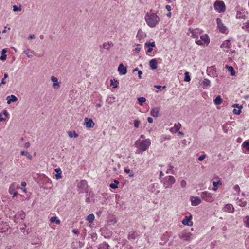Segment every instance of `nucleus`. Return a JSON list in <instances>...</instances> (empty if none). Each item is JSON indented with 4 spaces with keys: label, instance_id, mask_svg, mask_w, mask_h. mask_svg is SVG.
<instances>
[{
    "label": "nucleus",
    "instance_id": "obj_50",
    "mask_svg": "<svg viewBox=\"0 0 249 249\" xmlns=\"http://www.w3.org/2000/svg\"><path fill=\"white\" fill-rule=\"evenodd\" d=\"M196 43L197 44V45H204V43H203L202 41L201 40V39H198V38H196Z\"/></svg>",
    "mask_w": 249,
    "mask_h": 249
},
{
    "label": "nucleus",
    "instance_id": "obj_52",
    "mask_svg": "<svg viewBox=\"0 0 249 249\" xmlns=\"http://www.w3.org/2000/svg\"><path fill=\"white\" fill-rule=\"evenodd\" d=\"M241 112V110H237L236 109H234L233 110V113L234 114L239 115Z\"/></svg>",
    "mask_w": 249,
    "mask_h": 249
},
{
    "label": "nucleus",
    "instance_id": "obj_45",
    "mask_svg": "<svg viewBox=\"0 0 249 249\" xmlns=\"http://www.w3.org/2000/svg\"><path fill=\"white\" fill-rule=\"evenodd\" d=\"M233 108H237L238 110H241L243 108V106L241 105H239V104H234L232 106Z\"/></svg>",
    "mask_w": 249,
    "mask_h": 249
},
{
    "label": "nucleus",
    "instance_id": "obj_23",
    "mask_svg": "<svg viewBox=\"0 0 249 249\" xmlns=\"http://www.w3.org/2000/svg\"><path fill=\"white\" fill-rule=\"evenodd\" d=\"M231 43H230V41L228 40H226L223 42V43L222 44V45L221 46V47L228 49L230 48L231 47Z\"/></svg>",
    "mask_w": 249,
    "mask_h": 249
},
{
    "label": "nucleus",
    "instance_id": "obj_62",
    "mask_svg": "<svg viewBox=\"0 0 249 249\" xmlns=\"http://www.w3.org/2000/svg\"><path fill=\"white\" fill-rule=\"evenodd\" d=\"M138 77L139 78H142V72L141 71H138Z\"/></svg>",
    "mask_w": 249,
    "mask_h": 249
},
{
    "label": "nucleus",
    "instance_id": "obj_35",
    "mask_svg": "<svg viewBox=\"0 0 249 249\" xmlns=\"http://www.w3.org/2000/svg\"><path fill=\"white\" fill-rule=\"evenodd\" d=\"M228 71L231 72V76H234L235 75V71L232 66H226Z\"/></svg>",
    "mask_w": 249,
    "mask_h": 249
},
{
    "label": "nucleus",
    "instance_id": "obj_7",
    "mask_svg": "<svg viewBox=\"0 0 249 249\" xmlns=\"http://www.w3.org/2000/svg\"><path fill=\"white\" fill-rule=\"evenodd\" d=\"M216 22L217 24V27L219 31L223 33H227L228 29L226 26H225L220 18H217L216 19Z\"/></svg>",
    "mask_w": 249,
    "mask_h": 249
},
{
    "label": "nucleus",
    "instance_id": "obj_20",
    "mask_svg": "<svg viewBox=\"0 0 249 249\" xmlns=\"http://www.w3.org/2000/svg\"><path fill=\"white\" fill-rule=\"evenodd\" d=\"M157 60L155 58L149 61V66L152 70H155L157 68Z\"/></svg>",
    "mask_w": 249,
    "mask_h": 249
},
{
    "label": "nucleus",
    "instance_id": "obj_48",
    "mask_svg": "<svg viewBox=\"0 0 249 249\" xmlns=\"http://www.w3.org/2000/svg\"><path fill=\"white\" fill-rule=\"evenodd\" d=\"M145 45L146 46L148 47H155V44L154 42H146L145 43Z\"/></svg>",
    "mask_w": 249,
    "mask_h": 249
},
{
    "label": "nucleus",
    "instance_id": "obj_60",
    "mask_svg": "<svg viewBox=\"0 0 249 249\" xmlns=\"http://www.w3.org/2000/svg\"><path fill=\"white\" fill-rule=\"evenodd\" d=\"M55 171L57 173V174H61L62 172L60 168H56L55 169Z\"/></svg>",
    "mask_w": 249,
    "mask_h": 249
},
{
    "label": "nucleus",
    "instance_id": "obj_36",
    "mask_svg": "<svg viewBox=\"0 0 249 249\" xmlns=\"http://www.w3.org/2000/svg\"><path fill=\"white\" fill-rule=\"evenodd\" d=\"M222 102V98L220 96H218L216 97L214 100V103L215 105H220Z\"/></svg>",
    "mask_w": 249,
    "mask_h": 249
},
{
    "label": "nucleus",
    "instance_id": "obj_41",
    "mask_svg": "<svg viewBox=\"0 0 249 249\" xmlns=\"http://www.w3.org/2000/svg\"><path fill=\"white\" fill-rule=\"evenodd\" d=\"M174 167L171 165H169L168 166V169L166 171V173L167 174H174V171L173 170Z\"/></svg>",
    "mask_w": 249,
    "mask_h": 249
},
{
    "label": "nucleus",
    "instance_id": "obj_14",
    "mask_svg": "<svg viewBox=\"0 0 249 249\" xmlns=\"http://www.w3.org/2000/svg\"><path fill=\"white\" fill-rule=\"evenodd\" d=\"M192 216H185V218L182 220V223L186 226H192L193 225V222L191 221Z\"/></svg>",
    "mask_w": 249,
    "mask_h": 249
},
{
    "label": "nucleus",
    "instance_id": "obj_39",
    "mask_svg": "<svg viewBox=\"0 0 249 249\" xmlns=\"http://www.w3.org/2000/svg\"><path fill=\"white\" fill-rule=\"evenodd\" d=\"M50 221L52 223L55 222L57 224H59L60 223V220L59 219H57L56 216L52 217L50 219Z\"/></svg>",
    "mask_w": 249,
    "mask_h": 249
},
{
    "label": "nucleus",
    "instance_id": "obj_28",
    "mask_svg": "<svg viewBox=\"0 0 249 249\" xmlns=\"http://www.w3.org/2000/svg\"><path fill=\"white\" fill-rule=\"evenodd\" d=\"M7 103L9 104L11 102H14L16 101V96L14 95L8 96L6 98Z\"/></svg>",
    "mask_w": 249,
    "mask_h": 249
},
{
    "label": "nucleus",
    "instance_id": "obj_6",
    "mask_svg": "<svg viewBox=\"0 0 249 249\" xmlns=\"http://www.w3.org/2000/svg\"><path fill=\"white\" fill-rule=\"evenodd\" d=\"M202 33V31L198 29H192L190 28L187 32V35L194 38H197L198 36Z\"/></svg>",
    "mask_w": 249,
    "mask_h": 249
},
{
    "label": "nucleus",
    "instance_id": "obj_16",
    "mask_svg": "<svg viewBox=\"0 0 249 249\" xmlns=\"http://www.w3.org/2000/svg\"><path fill=\"white\" fill-rule=\"evenodd\" d=\"M51 81L53 82V88L54 89H59L60 87L59 83L58 82V79L56 77L52 76L51 77Z\"/></svg>",
    "mask_w": 249,
    "mask_h": 249
},
{
    "label": "nucleus",
    "instance_id": "obj_12",
    "mask_svg": "<svg viewBox=\"0 0 249 249\" xmlns=\"http://www.w3.org/2000/svg\"><path fill=\"white\" fill-rule=\"evenodd\" d=\"M84 124L87 128H93L95 125V123L92 119L85 118L84 119Z\"/></svg>",
    "mask_w": 249,
    "mask_h": 249
},
{
    "label": "nucleus",
    "instance_id": "obj_4",
    "mask_svg": "<svg viewBox=\"0 0 249 249\" xmlns=\"http://www.w3.org/2000/svg\"><path fill=\"white\" fill-rule=\"evenodd\" d=\"M202 199L206 202H212L214 201V196L211 193L204 191L201 193L200 195Z\"/></svg>",
    "mask_w": 249,
    "mask_h": 249
},
{
    "label": "nucleus",
    "instance_id": "obj_19",
    "mask_svg": "<svg viewBox=\"0 0 249 249\" xmlns=\"http://www.w3.org/2000/svg\"><path fill=\"white\" fill-rule=\"evenodd\" d=\"M181 126V125L180 123H178V124H175L174 126L170 129V131L172 133H175L176 132H178V131L180 128Z\"/></svg>",
    "mask_w": 249,
    "mask_h": 249
},
{
    "label": "nucleus",
    "instance_id": "obj_1",
    "mask_svg": "<svg viewBox=\"0 0 249 249\" xmlns=\"http://www.w3.org/2000/svg\"><path fill=\"white\" fill-rule=\"evenodd\" d=\"M144 19L147 25L151 28L156 27L160 20L159 17L156 13L152 12V10L146 13Z\"/></svg>",
    "mask_w": 249,
    "mask_h": 249
},
{
    "label": "nucleus",
    "instance_id": "obj_3",
    "mask_svg": "<svg viewBox=\"0 0 249 249\" xmlns=\"http://www.w3.org/2000/svg\"><path fill=\"white\" fill-rule=\"evenodd\" d=\"M161 181L165 188H170L175 182V178L172 176H167L164 178Z\"/></svg>",
    "mask_w": 249,
    "mask_h": 249
},
{
    "label": "nucleus",
    "instance_id": "obj_59",
    "mask_svg": "<svg viewBox=\"0 0 249 249\" xmlns=\"http://www.w3.org/2000/svg\"><path fill=\"white\" fill-rule=\"evenodd\" d=\"M61 174H56L55 175V178L57 180L60 179L61 178L62 176H61Z\"/></svg>",
    "mask_w": 249,
    "mask_h": 249
},
{
    "label": "nucleus",
    "instance_id": "obj_58",
    "mask_svg": "<svg viewBox=\"0 0 249 249\" xmlns=\"http://www.w3.org/2000/svg\"><path fill=\"white\" fill-rule=\"evenodd\" d=\"M28 39H34L35 38V36L34 34H30L28 36Z\"/></svg>",
    "mask_w": 249,
    "mask_h": 249
},
{
    "label": "nucleus",
    "instance_id": "obj_13",
    "mask_svg": "<svg viewBox=\"0 0 249 249\" xmlns=\"http://www.w3.org/2000/svg\"><path fill=\"white\" fill-rule=\"evenodd\" d=\"M10 226L6 222L0 223V232H5L8 231Z\"/></svg>",
    "mask_w": 249,
    "mask_h": 249
},
{
    "label": "nucleus",
    "instance_id": "obj_17",
    "mask_svg": "<svg viewBox=\"0 0 249 249\" xmlns=\"http://www.w3.org/2000/svg\"><path fill=\"white\" fill-rule=\"evenodd\" d=\"M146 36L145 33H144L142 30L139 29L137 32L136 37L139 39L144 38Z\"/></svg>",
    "mask_w": 249,
    "mask_h": 249
},
{
    "label": "nucleus",
    "instance_id": "obj_8",
    "mask_svg": "<svg viewBox=\"0 0 249 249\" xmlns=\"http://www.w3.org/2000/svg\"><path fill=\"white\" fill-rule=\"evenodd\" d=\"M192 234L190 232L183 231L179 234V237L180 239L184 241H189L191 238Z\"/></svg>",
    "mask_w": 249,
    "mask_h": 249
},
{
    "label": "nucleus",
    "instance_id": "obj_34",
    "mask_svg": "<svg viewBox=\"0 0 249 249\" xmlns=\"http://www.w3.org/2000/svg\"><path fill=\"white\" fill-rule=\"evenodd\" d=\"M98 249H109V245L106 243H103L100 245Z\"/></svg>",
    "mask_w": 249,
    "mask_h": 249
},
{
    "label": "nucleus",
    "instance_id": "obj_64",
    "mask_svg": "<svg viewBox=\"0 0 249 249\" xmlns=\"http://www.w3.org/2000/svg\"><path fill=\"white\" fill-rule=\"evenodd\" d=\"M234 188L235 190H236L238 192H239L240 191V188L238 185H236L234 187Z\"/></svg>",
    "mask_w": 249,
    "mask_h": 249
},
{
    "label": "nucleus",
    "instance_id": "obj_9",
    "mask_svg": "<svg viewBox=\"0 0 249 249\" xmlns=\"http://www.w3.org/2000/svg\"><path fill=\"white\" fill-rule=\"evenodd\" d=\"M78 188L81 193L87 191L88 184L86 180H81L78 185Z\"/></svg>",
    "mask_w": 249,
    "mask_h": 249
},
{
    "label": "nucleus",
    "instance_id": "obj_31",
    "mask_svg": "<svg viewBox=\"0 0 249 249\" xmlns=\"http://www.w3.org/2000/svg\"><path fill=\"white\" fill-rule=\"evenodd\" d=\"M211 82L208 79H205L202 82L203 86L204 88L209 87L210 86Z\"/></svg>",
    "mask_w": 249,
    "mask_h": 249
},
{
    "label": "nucleus",
    "instance_id": "obj_37",
    "mask_svg": "<svg viewBox=\"0 0 249 249\" xmlns=\"http://www.w3.org/2000/svg\"><path fill=\"white\" fill-rule=\"evenodd\" d=\"M242 146L246 149L249 152V141H246L242 143Z\"/></svg>",
    "mask_w": 249,
    "mask_h": 249
},
{
    "label": "nucleus",
    "instance_id": "obj_47",
    "mask_svg": "<svg viewBox=\"0 0 249 249\" xmlns=\"http://www.w3.org/2000/svg\"><path fill=\"white\" fill-rule=\"evenodd\" d=\"M29 49H27L26 50H24L23 53L27 55L28 58H32L33 57V55L29 53Z\"/></svg>",
    "mask_w": 249,
    "mask_h": 249
},
{
    "label": "nucleus",
    "instance_id": "obj_49",
    "mask_svg": "<svg viewBox=\"0 0 249 249\" xmlns=\"http://www.w3.org/2000/svg\"><path fill=\"white\" fill-rule=\"evenodd\" d=\"M242 28L243 29H249V20L243 24Z\"/></svg>",
    "mask_w": 249,
    "mask_h": 249
},
{
    "label": "nucleus",
    "instance_id": "obj_10",
    "mask_svg": "<svg viewBox=\"0 0 249 249\" xmlns=\"http://www.w3.org/2000/svg\"><path fill=\"white\" fill-rule=\"evenodd\" d=\"M190 201L192 205L194 206H197L201 203V200L197 196H191Z\"/></svg>",
    "mask_w": 249,
    "mask_h": 249
},
{
    "label": "nucleus",
    "instance_id": "obj_42",
    "mask_svg": "<svg viewBox=\"0 0 249 249\" xmlns=\"http://www.w3.org/2000/svg\"><path fill=\"white\" fill-rule=\"evenodd\" d=\"M185 77H184V81L185 82H190L191 80V78L189 75V73L187 71L185 72Z\"/></svg>",
    "mask_w": 249,
    "mask_h": 249
},
{
    "label": "nucleus",
    "instance_id": "obj_5",
    "mask_svg": "<svg viewBox=\"0 0 249 249\" xmlns=\"http://www.w3.org/2000/svg\"><path fill=\"white\" fill-rule=\"evenodd\" d=\"M214 7L215 10L219 13L223 12L226 9L224 2L222 1H216L214 4Z\"/></svg>",
    "mask_w": 249,
    "mask_h": 249
},
{
    "label": "nucleus",
    "instance_id": "obj_53",
    "mask_svg": "<svg viewBox=\"0 0 249 249\" xmlns=\"http://www.w3.org/2000/svg\"><path fill=\"white\" fill-rule=\"evenodd\" d=\"M109 186L110 188H111L112 189H116L118 188V185H117V184H115L114 183H111L109 185Z\"/></svg>",
    "mask_w": 249,
    "mask_h": 249
},
{
    "label": "nucleus",
    "instance_id": "obj_22",
    "mask_svg": "<svg viewBox=\"0 0 249 249\" xmlns=\"http://www.w3.org/2000/svg\"><path fill=\"white\" fill-rule=\"evenodd\" d=\"M160 112V108L158 107H155L152 108L150 111V114L154 117H157L159 115Z\"/></svg>",
    "mask_w": 249,
    "mask_h": 249
},
{
    "label": "nucleus",
    "instance_id": "obj_32",
    "mask_svg": "<svg viewBox=\"0 0 249 249\" xmlns=\"http://www.w3.org/2000/svg\"><path fill=\"white\" fill-rule=\"evenodd\" d=\"M94 219L95 216L93 214H90L87 217V220L90 223H92Z\"/></svg>",
    "mask_w": 249,
    "mask_h": 249
},
{
    "label": "nucleus",
    "instance_id": "obj_15",
    "mask_svg": "<svg viewBox=\"0 0 249 249\" xmlns=\"http://www.w3.org/2000/svg\"><path fill=\"white\" fill-rule=\"evenodd\" d=\"M118 71L120 74L124 75L127 73V69L123 64H120L118 68Z\"/></svg>",
    "mask_w": 249,
    "mask_h": 249
},
{
    "label": "nucleus",
    "instance_id": "obj_2",
    "mask_svg": "<svg viewBox=\"0 0 249 249\" xmlns=\"http://www.w3.org/2000/svg\"><path fill=\"white\" fill-rule=\"evenodd\" d=\"M151 144V141L149 139L141 140L139 139L135 142L136 147H137L140 152H143L148 149Z\"/></svg>",
    "mask_w": 249,
    "mask_h": 249
},
{
    "label": "nucleus",
    "instance_id": "obj_46",
    "mask_svg": "<svg viewBox=\"0 0 249 249\" xmlns=\"http://www.w3.org/2000/svg\"><path fill=\"white\" fill-rule=\"evenodd\" d=\"M141 123V121L139 120H135L134 122V127L135 128H138Z\"/></svg>",
    "mask_w": 249,
    "mask_h": 249
},
{
    "label": "nucleus",
    "instance_id": "obj_61",
    "mask_svg": "<svg viewBox=\"0 0 249 249\" xmlns=\"http://www.w3.org/2000/svg\"><path fill=\"white\" fill-rule=\"evenodd\" d=\"M165 8L166 10L169 12H170L171 10V7L169 5H167Z\"/></svg>",
    "mask_w": 249,
    "mask_h": 249
},
{
    "label": "nucleus",
    "instance_id": "obj_25",
    "mask_svg": "<svg viewBox=\"0 0 249 249\" xmlns=\"http://www.w3.org/2000/svg\"><path fill=\"white\" fill-rule=\"evenodd\" d=\"M9 192L11 194L13 195V197L16 196V187L14 184L10 186Z\"/></svg>",
    "mask_w": 249,
    "mask_h": 249
},
{
    "label": "nucleus",
    "instance_id": "obj_29",
    "mask_svg": "<svg viewBox=\"0 0 249 249\" xmlns=\"http://www.w3.org/2000/svg\"><path fill=\"white\" fill-rule=\"evenodd\" d=\"M213 187L212 188V190L215 191L218 189V185H221L222 182L220 180H219L217 182L213 181Z\"/></svg>",
    "mask_w": 249,
    "mask_h": 249
},
{
    "label": "nucleus",
    "instance_id": "obj_43",
    "mask_svg": "<svg viewBox=\"0 0 249 249\" xmlns=\"http://www.w3.org/2000/svg\"><path fill=\"white\" fill-rule=\"evenodd\" d=\"M140 105H142L143 103L146 101V98L143 97H141L138 98Z\"/></svg>",
    "mask_w": 249,
    "mask_h": 249
},
{
    "label": "nucleus",
    "instance_id": "obj_11",
    "mask_svg": "<svg viewBox=\"0 0 249 249\" xmlns=\"http://www.w3.org/2000/svg\"><path fill=\"white\" fill-rule=\"evenodd\" d=\"M224 212L232 213L234 212V208L231 204H227L223 208Z\"/></svg>",
    "mask_w": 249,
    "mask_h": 249
},
{
    "label": "nucleus",
    "instance_id": "obj_27",
    "mask_svg": "<svg viewBox=\"0 0 249 249\" xmlns=\"http://www.w3.org/2000/svg\"><path fill=\"white\" fill-rule=\"evenodd\" d=\"M237 203L239 206L242 207H245L246 205V201L243 200L242 199H240L239 198H237Z\"/></svg>",
    "mask_w": 249,
    "mask_h": 249
},
{
    "label": "nucleus",
    "instance_id": "obj_44",
    "mask_svg": "<svg viewBox=\"0 0 249 249\" xmlns=\"http://www.w3.org/2000/svg\"><path fill=\"white\" fill-rule=\"evenodd\" d=\"M136 238V234L135 232L130 233L128 235L129 239H135Z\"/></svg>",
    "mask_w": 249,
    "mask_h": 249
},
{
    "label": "nucleus",
    "instance_id": "obj_24",
    "mask_svg": "<svg viewBox=\"0 0 249 249\" xmlns=\"http://www.w3.org/2000/svg\"><path fill=\"white\" fill-rule=\"evenodd\" d=\"M200 39L204 43H206L207 45L209 43L210 40L207 34H205L202 35L200 36Z\"/></svg>",
    "mask_w": 249,
    "mask_h": 249
},
{
    "label": "nucleus",
    "instance_id": "obj_18",
    "mask_svg": "<svg viewBox=\"0 0 249 249\" xmlns=\"http://www.w3.org/2000/svg\"><path fill=\"white\" fill-rule=\"evenodd\" d=\"M236 18L237 19H245L246 18L245 12L243 10L237 11Z\"/></svg>",
    "mask_w": 249,
    "mask_h": 249
},
{
    "label": "nucleus",
    "instance_id": "obj_38",
    "mask_svg": "<svg viewBox=\"0 0 249 249\" xmlns=\"http://www.w3.org/2000/svg\"><path fill=\"white\" fill-rule=\"evenodd\" d=\"M6 50L3 49L1 52V55L0 57L1 60H5L6 58V55L5 54Z\"/></svg>",
    "mask_w": 249,
    "mask_h": 249
},
{
    "label": "nucleus",
    "instance_id": "obj_63",
    "mask_svg": "<svg viewBox=\"0 0 249 249\" xmlns=\"http://www.w3.org/2000/svg\"><path fill=\"white\" fill-rule=\"evenodd\" d=\"M30 145V143H29V142H26V143L24 144V147L25 148H27L29 147Z\"/></svg>",
    "mask_w": 249,
    "mask_h": 249
},
{
    "label": "nucleus",
    "instance_id": "obj_26",
    "mask_svg": "<svg viewBox=\"0 0 249 249\" xmlns=\"http://www.w3.org/2000/svg\"><path fill=\"white\" fill-rule=\"evenodd\" d=\"M26 185H27V184L25 182H22L21 183V187H18L17 186V190L20 189L22 193H26V189L25 187L26 186Z\"/></svg>",
    "mask_w": 249,
    "mask_h": 249
},
{
    "label": "nucleus",
    "instance_id": "obj_56",
    "mask_svg": "<svg viewBox=\"0 0 249 249\" xmlns=\"http://www.w3.org/2000/svg\"><path fill=\"white\" fill-rule=\"evenodd\" d=\"M206 157V155H202L198 158V160L199 161H202Z\"/></svg>",
    "mask_w": 249,
    "mask_h": 249
},
{
    "label": "nucleus",
    "instance_id": "obj_21",
    "mask_svg": "<svg viewBox=\"0 0 249 249\" xmlns=\"http://www.w3.org/2000/svg\"><path fill=\"white\" fill-rule=\"evenodd\" d=\"M113 46L111 42H107L104 43L102 45L100 46V48L103 49L108 50L110 48Z\"/></svg>",
    "mask_w": 249,
    "mask_h": 249
},
{
    "label": "nucleus",
    "instance_id": "obj_33",
    "mask_svg": "<svg viewBox=\"0 0 249 249\" xmlns=\"http://www.w3.org/2000/svg\"><path fill=\"white\" fill-rule=\"evenodd\" d=\"M68 134L69 137L70 138H77L78 137V135L77 133L75 132V131L71 132V131H68Z\"/></svg>",
    "mask_w": 249,
    "mask_h": 249
},
{
    "label": "nucleus",
    "instance_id": "obj_30",
    "mask_svg": "<svg viewBox=\"0 0 249 249\" xmlns=\"http://www.w3.org/2000/svg\"><path fill=\"white\" fill-rule=\"evenodd\" d=\"M243 221L245 226L249 228V216H246L243 218Z\"/></svg>",
    "mask_w": 249,
    "mask_h": 249
},
{
    "label": "nucleus",
    "instance_id": "obj_54",
    "mask_svg": "<svg viewBox=\"0 0 249 249\" xmlns=\"http://www.w3.org/2000/svg\"><path fill=\"white\" fill-rule=\"evenodd\" d=\"M7 118L4 117V116H3V114H0V121H3L6 120Z\"/></svg>",
    "mask_w": 249,
    "mask_h": 249
},
{
    "label": "nucleus",
    "instance_id": "obj_55",
    "mask_svg": "<svg viewBox=\"0 0 249 249\" xmlns=\"http://www.w3.org/2000/svg\"><path fill=\"white\" fill-rule=\"evenodd\" d=\"M186 184H187V183H186V182L185 180H182V181H181L180 185H181V186L182 187H183H183H185L186 186Z\"/></svg>",
    "mask_w": 249,
    "mask_h": 249
},
{
    "label": "nucleus",
    "instance_id": "obj_40",
    "mask_svg": "<svg viewBox=\"0 0 249 249\" xmlns=\"http://www.w3.org/2000/svg\"><path fill=\"white\" fill-rule=\"evenodd\" d=\"M20 153L22 155H25L27 156V157L30 160L32 159V156L30 154H29L27 151H22Z\"/></svg>",
    "mask_w": 249,
    "mask_h": 249
},
{
    "label": "nucleus",
    "instance_id": "obj_51",
    "mask_svg": "<svg viewBox=\"0 0 249 249\" xmlns=\"http://www.w3.org/2000/svg\"><path fill=\"white\" fill-rule=\"evenodd\" d=\"M111 85L113 86L114 88L118 87V82L116 81L115 83H113L112 80H111Z\"/></svg>",
    "mask_w": 249,
    "mask_h": 249
},
{
    "label": "nucleus",
    "instance_id": "obj_57",
    "mask_svg": "<svg viewBox=\"0 0 249 249\" xmlns=\"http://www.w3.org/2000/svg\"><path fill=\"white\" fill-rule=\"evenodd\" d=\"M1 114H3V116H4L6 118L8 117V113L6 110H3Z\"/></svg>",
    "mask_w": 249,
    "mask_h": 249
}]
</instances>
